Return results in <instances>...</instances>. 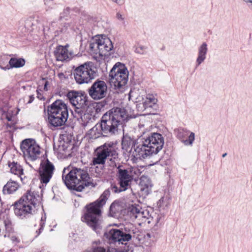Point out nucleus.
<instances>
[{
    "instance_id": "nucleus-1",
    "label": "nucleus",
    "mask_w": 252,
    "mask_h": 252,
    "mask_svg": "<svg viewBox=\"0 0 252 252\" xmlns=\"http://www.w3.org/2000/svg\"><path fill=\"white\" fill-rule=\"evenodd\" d=\"M128 120V115L124 109L114 108L102 117L100 127L104 133L115 134L123 130Z\"/></svg>"
},
{
    "instance_id": "nucleus-2",
    "label": "nucleus",
    "mask_w": 252,
    "mask_h": 252,
    "mask_svg": "<svg viewBox=\"0 0 252 252\" xmlns=\"http://www.w3.org/2000/svg\"><path fill=\"white\" fill-rule=\"evenodd\" d=\"M62 179L67 188L78 191H81L85 187H94L96 185L88 173L81 169L74 168L69 170L68 168H64Z\"/></svg>"
},
{
    "instance_id": "nucleus-3",
    "label": "nucleus",
    "mask_w": 252,
    "mask_h": 252,
    "mask_svg": "<svg viewBox=\"0 0 252 252\" xmlns=\"http://www.w3.org/2000/svg\"><path fill=\"white\" fill-rule=\"evenodd\" d=\"M164 144L162 136L158 133H153L145 138L142 144L134 148L133 157L137 158H146L153 154H158Z\"/></svg>"
},
{
    "instance_id": "nucleus-4",
    "label": "nucleus",
    "mask_w": 252,
    "mask_h": 252,
    "mask_svg": "<svg viewBox=\"0 0 252 252\" xmlns=\"http://www.w3.org/2000/svg\"><path fill=\"white\" fill-rule=\"evenodd\" d=\"M67 97L70 103L74 107L72 111L74 118H76L84 126H87L91 120L92 116L85 110L86 99L81 93L76 91H70L67 94Z\"/></svg>"
},
{
    "instance_id": "nucleus-5",
    "label": "nucleus",
    "mask_w": 252,
    "mask_h": 252,
    "mask_svg": "<svg viewBox=\"0 0 252 252\" xmlns=\"http://www.w3.org/2000/svg\"><path fill=\"white\" fill-rule=\"evenodd\" d=\"M108 194V191H104L96 201L86 206L87 213L84 216V220L95 231L99 227L101 208L105 204Z\"/></svg>"
},
{
    "instance_id": "nucleus-6",
    "label": "nucleus",
    "mask_w": 252,
    "mask_h": 252,
    "mask_svg": "<svg viewBox=\"0 0 252 252\" xmlns=\"http://www.w3.org/2000/svg\"><path fill=\"white\" fill-rule=\"evenodd\" d=\"M47 122L50 126H61L66 122L68 112L66 104L62 100H57L47 109Z\"/></svg>"
},
{
    "instance_id": "nucleus-7",
    "label": "nucleus",
    "mask_w": 252,
    "mask_h": 252,
    "mask_svg": "<svg viewBox=\"0 0 252 252\" xmlns=\"http://www.w3.org/2000/svg\"><path fill=\"white\" fill-rule=\"evenodd\" d=\"M110 83L116 90H123L128 78V71L126 67L120 63H116L109 74Z\"/></svg>"
},
{
    "instance_id": "nucleus-8",
    "label": "nucleus",
    "mask_w": 252,
    "mask_h": 252,
    "mask_svg": "<svg viewBox=\"0 0 252 252\" xmlns=\"http://www.w3.org/2000/svg\"><path fill=\"white\" fill-rule=\"evenodd\" d=\"M37 202V198L33 192L30 191L27 192L17 202V216L23 219L32 214L34 212Z\"/></svg>"
},
{
    "instance_id": "nucleus-9",
    "label": "nucleus",
    "mask_w": 252,
    "mask_h": 252,
    "mask_svg": "<svg viewBox=\"0 0 252 252\" xmlns=\"http://www.w3.org/2000/svg\"><path fill=\"white\" fill-rule=\"evenodd\" d=\"M90 52L96 57L105 56L113 49L111 40L103 35L96 36L90 44Z\"/></svg>"
},
{
    "instance_id": "nucleus-10",
    "label": "nucleus",
    "mask_w": 252,
    "mask_h": 252,
    "mask_svg": "<svg viewBox=\"0 0 252 252\" xmlns=\"http://www.w3.org/2000/svg\"><path fill=\"white\" fill-rule=\"evenodd\" d=\"M96 73V68L91 62L77 67L74 70V76L78 84L88 83L94 78Z\"/></svg>"
},
{
    "instance_id": "nucleus-11",
    "label": "nucleus",
    "mask_w": 252,
    "mask_h": 252,
    "mask_svg": "<svg viewBox=\"0 0 252 252\" xmlns=\"http://www.w3.org/2000/svg\"><path fill=\"white\" fill-rule=\"evenodd\" d=\"M20 149L25 158L32 161L39 158L41 153L40 146L32 138L23 140L20 144Z\"/></svg>"
},
{
    "instance_id": "nucleus-12",
    "label": "nucleus",
    "mask_w": 252,
    "mask_h": 252,
    "mask_svg": "<svg viewBox=\"0 0 252 252\" xmlns=\"http://www.w3.org/2000/svg\"><path fill=\"white\" fill-rule=\"evenodd\" d=\"M118 154L113 143H105L96 150V157L93 159V164H103L107 157H111L114 159L118 158Z\"/></svg>"
},
{
    "instance_id": "nucleus-13",
    "label": "nucleus",
    "mask_w": 252,
    "mask_h": 252,
    "mask_svg": "<svg viewBox=\"0 0 252 252\" xmlns=\"http://www.w3.org/2000/svg\"><path fill=\"white\" fill-rule=\"evenodd\" d=\"M128 212L131 219L140 225L145 222L150 217L149 211L142 208L139 204L130 205Z\"/></svg>"
},
{
    "instance_id": "nucleus-14",
    "label": "nucleus",
    "mask_w": 252,
    "mask_h": 252,
    "mask_svg": "<svg viewBox=\"0 0 252 252\" xmlns=\"http://www.w3.org/2000/svg\"><path fill=\"white\" fill-rule=\"evenodd\" d=\"M118 178L120 184V189L118 192L126 190L133 179L132 172L136 174L138 171L136 168L125 169L121 166L118 168Z\"/></svg>"
},
{
    "instance_id": "nucleus-15",
    "label": "nucleus",
    "mask_w": 252,
    "mask_h": 252,
    "mask_svg": "<svg viewBox=\"0 0 252 252\" xmlns=\"http://www.w3.org/2000/svg\"><path fill=\"white\" fill-rule=\"evenodd\" d=\"M133 228V226L131 227L127 233L117 229H111L108 233H105V235L110 240L123 244L131 240L132 234L135 233Z\"/></svg>"
},
{
    "instance_id": "nucleus-16",
    "label": "nucleus",
    "mask_w": 252,
    "mask_h": 252,
    "mask_svg": "<svg viewBox=\"0 0 252 252\" xmlns=\"http://www.w3.org/2000/svg\"><path fill=\"white\" fill-rule=\"evenodd\" d=\"M55 167L48 159L42 161L39 168V179L41 183L47 184L51 179Z\"/></svg>"
},
{
    "instance_id": "nucleus-17",
    "label": "nucleus",
    "mask_w": 252,
    "mask_h": 252,
    "mask_svg": "<svg viewBox=\"0 0 252 252\" xmlns=\"http://www.w3.org/2000/svg\"><path fill=\"white\" fill-rule=\"evenodd\" d=\"M107 91V86L106 83L103 81H97L89 89V94L94 99L98 100L106 96Z\"/></svg>"
},
{
    "instance_id": "nucleus-18",
    "label": "nucleus",
    "mask_w": 252,
    "mask_h": 252,
    "mask_svg": "<svg viewBox=\"0 0 252 252\" xmlns=\"http://www.w3.org/2000/svg\"><path fill=\"white\" fill-rule=\"evenodd\" d=\"M16 67V58L13 55H0V68L3 70Z\"/></svg>"
},
{
    "instance_id": "nucleus-19",
    "label": "nucleus",
    "mask_w": 252,
    "mask_h": 252,
    "mask_svg": "<svg viewBox=\"0 0 252 252\" xmlns=\"http://www.w3.org/2000/svg\"><path fill=\"white\" fill-rule=\"evenodd\" d=\"M68 46L60 45L56 47L54 51V55L58 61H64L70 60L72 57V53L68 49Z\"/></svg>"
},
{
    "instance_id": "nucleus-20",
    "label": "nucleus",
    "mask_w": 252,
    "mask_h": 252,
    "mask_svg": "<svg viewBox=\"0 0 252 252\" xmlns=\"http://www.w3.org/2000/svg\"><path fill=\"white\" fill-rule=\"evenodd\" d=\"M177 136L186 146H191L195 139L193 132L183 128L178 130Z\"/></svg>"
},
{
    "instance_id": "nucleus-21",
    "label": "nucleus",
    "mask_w": 252,
    "mask_h": 252,
    "mask_svg": "<svg viewBox=\"0 0 252 252\" xmlns=\"http://www.w3.org/2000/svg\"><path fill=\"white\" fill-rule=\"evenodd\" d=\"M139 186L143 194L148 195L151 191L153 184L148 177L143 175L140 178Z\"/></svg>"
},
{
    "instance_id": "nucleus-22",
    "label": "nucleus",
    "mask_w": 252,
    "mask_h": 252,
    "mask_svg": "<svg viewBox=\"0 0 252 252\" xmlns=\"http://www.w3.org/2000/svg\"><path fill=\"white\" fill-rule=\"evenodd\" d=\"M207 52L208 45L206 42H203L198 48L197 57L196 60V66H199L205 60Z\"/></svg>"
},
{
    "instance_id": "nucleus-23",
    "label": "nucleus",
    "mask_w": 252,
    "mask_h": 252,
    "mask_svg": "<svg viewBox=\"0 0 252 252\" xmlns=\"http://www.w3.org/2000/svg\"><path fill=\"white\" fill-rule=\"evenodd\" d=\"M158 102L156 96L153 94H148L143 98L142 104L144 110L154 107Z\"/></svg>"
},
{
    "instance_id": "nucleus-24",
    "label": "nucleus",
    "mask_w": 252,
    "mask_h": 252,
    "mask_svg": "<svg viewBox=\"0 0 252 252\" xmlns=\"http://www.w3.org/2000/svg\"><path fill=\"white\" fill-rule=\"evenodd\" d=\"M134 143L135 141L133 139L129 137L125 136L122 140V148L126 151H129L133 156V152L134 151V148L138 145H136Z\"/></svg>"
},
{
    "instance_id": "nucleus-25",
    "label": "nucleus",
    "mask_w": 252,
    "mask_h": 252,
    "mask_svg": "<svg viewBox=\"0 0 252 252\" xmlns=\"http://www.w3.org/2000/svg\"><path fill=\"white\" fill-rule=\"evenodd\" d=\"M16 191V183L11 180L4 186L3 192L4 194H11Z\"/></svg>"
},
{
    "instance_id": "nucleus-26",
    "label": "nucleus",
    "mask_w": 252,
    "mask_h": 252,
    "mask_svg": "<svg viewBox=\"0 0 252 252\" xmlns=\"http://www.w3.org/2000/svg\"><path fill=\"white\" fill-rule=\"evenodd\" d=\"M17 175L20 178V180L23 184H25L27 182V178L24 175L23 169L20 165L17 164Z\"/></svg>"
},
{
    "instance_id": "nucleus-27",
    "label": "nucleus",
    "mask_w": 252,
    "mask_h": 252,
    "mask_svg": "<svg viewBox=\"0 0 252 252\" xmlns=\"http://www.w3.org/2000/svg\"><path fill=\"white\" fill-rule=\"evenodd\" d=\"M169 199L167 196L162 197L157 203L158 207L162 208L167 207L169 205Z\"/></svg>"
},
{
    "instance_id": "nucleus-28",
    "label": "nucleus",
    "mask_w": 252,
    "mask_h": 252,
    "mask_svg": "<svg viewBox=\"0 0 252 252\" xmlns=\"http://www.w3.org/2000/svg\"><path fill=\"white\" fill-rule=\"evenodd\" d=\"M60 30H57L55 31V35H58L60 33H65L67 32L68 30L70 29V25L68 24H64L63 25H61L60 27H59Z\"/></svg>"
},
{
    "instance_id": "nucleus-29",
    "label": "nucleus",
    "mask_w": 252,
    "mask_h": 252,
    "mask_svg": "<svg viewBox=\"0 0 252 252\" xmlns=\"http://www.w3.org/2000/svg\"><path fill=\"white\" fill-rule=\"evenodd\" d=\"M147 47L144 46H139L136 48L135 51L140 54H145L146 53Z\"/></svg>"
},
{
    "instance_id": "nucleus-30",
    "label": "nucleus",
    "mask_w": 252,
    "mask_h": 252,
    "mask_svg": "<svg viewBox=\"0 0 252 252\" xmlns=\"http://www.w3.org/2000/svg\"><path fill=\"white\" fill-rule=\"evenodd\" d=\"M8 166L10 168L11 173L16 174V163L14 161L11 163L9 162Z\"/></svg>"
},
{
    "instance_id": "nucleus-31",
    "label": "nucleus",
    "mask_w": 252,
    "mask_h": 252,
    "mask_svg": "<svg viewBox=\"0 0 252 252\" xmlns=\"http://www.w3.org/2000/svg\"><path fill=\"white\" fill-rule=\"evenodd\" d=\"M25 63V60L22 58L17 59V68L23 66Z\"/></svg>"
},
{
    "instance_id": "nucleus-32",
    "label": "nucleus",
    "mask_w": 252,
    "mask_h": 252,
    "mask_svg": "<svg viewBox=\"0 0 252 252\" xmlns=\"http://www.w3.org/2000/svg\"><path fill=\"white\" fill-rule=\"evenodd\" d=\"M36 92H37V97L40 100H44L45 97L43 95V91L39 89H37V90H36Z\"/></svg>"
},
{
    "instance_id": "nucleus-33",
    "label": "nucleus",
    "mask_w": 252,
    "mask_h": 252,
    "mask_svg": "<svg viewBox=\"0 0 252 252\" xmlns=\"http://www.w3.org/2000/svg\"><path fill=\"white\" fill-rule=\"evenodd\" d=\"M116 16L117 19L119 21H121V22H122L123 23H124V22H125V17H124V16L123 14H122L121 13H120L119 12H118L116 14Z\"/></svg>"
},
{
    "instance_id": "nucleus-34",
    "label": "nucleus",
    "mask_w": 252,
    "mask_h": 252,
    "mask_svg": "<svg viewBox=\"0 0 252 252\" xmlns=\"http://www.w3.org/2000/svg\"><path fill=\"white\" fill-rule=\"evenodd\" d=\"M67 144H63L62 145L59 146V151L60 152L62 151H65L67 150Z\"/></svg>"
},
{
    "instance_id": "nucleus-35",
    "label": "nucleus",
    "mask_w": 252,
    "mask_h": 252,
    "mask_svg": "<svg viewBox=\"0 0 252 252\" xmlns=\"http://www.w3.org/2000/svg\"><path fill=\"white\" fill-rule=\"evenodd\" d=\"M112 1L119 5H122L124 3V0H112Z\"/></svg>"
},
{
    "instance_id": "nucleus-36",
    "label": "nucleus",
    "mask_w": 252,
    "mask_h": 252,
    "mask_svg": "<svg viewBox=\"0 0 252 252\" xmlns=\"http://www.w3.org/2000/svg\"><path fill=\"white\" fill-rule=\"evenodd\" d=\"M43 81L44 82V90L45 91H48L47 86L48 85V82L47 81H45L44 79H43Z\"/></svg>"
},
{
    "instance_id": "nucleus-37",
    "label": "nucleus",
    "mask_w": 252,
    "mask_h": 252,
    "mask_svg": "<svg viewBox=\"0 0 252 252\" xmlns=\"http://www.w3.org/2000/svg\"><path fill=\"white\" fill-rule=\"evenodd\" d=\"M44 224V222H41V223H40V228L39 229V232H38V234H37V235H38L41 233V232L42 230V229H43V228Z\"/></svg>"
},
{
    "instance_id": "nucleus-38",
    "label": "nucleus",
    "mask_w": 252,
    "mask_h": 252,
    "mask_svg": "<svg viewBox=\"0 0 252 252\" xmlns=\"http://www.w3.org/2000/svg\"><path fill=\"white\" fill-rule=\"evenodd\" d=\"M246 3H251L252 4V0H242Z\"/></svg>"
},
{
    "instance_id": "nucleus-39",
    "label": "nucleus",
    "mask_w": 252,
    "mask_h": 252,
    "mask_svg": "<svg viewBox=\"0 0 252 252\" xmlns=\"http://www.w3.org/2000/svg\"><path fill=\"white\" fill-rule=\"evenodd\" d=\"M33 99H34V97L33 96H32V95L30 96V100H29L28 103H31L33 100Z\"/></svg>"
},
{
    "instance_id": "nucleus-40",
    "label": "nucleus",
    "mask_w": 252,
    "mask_h": 252,
    "mask_svg": "<svg viewBox=\"0 0 252 252\" xmlns=\"http://www.w3.org/2000/svg\"><path fill=\"white\" fill-rule=\"evenodd\" d=\"M6 118L8 121H11L12 120V118H10L8 116H7Z\"/></svg>"
},
{
    "instance_id": "nucleus-41",
    "label": "nucleus",
    "mask_w": 252,
    "mask_h": 252,
    "mask_svg": "<svg viewBox=\"0 0 252 252\" xmlns=\"http://www.w3.org/2000/svg\"><path fill=\"white\" fill-rule=\"evenodd\" d=\"M132 93H133V92L132 91H130V93H129V95L130 96H132Z\"/></svg>"
},
{
    "instance_id": "nucleus-42",
    "label": "nucleus",
    "mask_w": 252,
    "mask_h": 252,
    "mask_svg": "<svg viewBox=\"0 0 252 252\" xmlns=\"http://www.w3.org/2000/svg\"><path fill=\"white\" fill-rule=\"evenodd\" d=\"M227 154L226 153H224L222 155V157L224 158L226 156Z\"/></svg>"
},
{
    "instance_id": "nucleus-43",
    "label": "nucleus",
    "mask_w": 252,
    "mask_h": 252,
    "mask_svg": "<svg viewBox=\"0 0 252 252\" xmlns=\"http://www.w3.org/2000/svg\"><path fill=\"white\" fill-rule=\"evenodd\" d=\"M13 206H14V207L16 206V202L13 204Z\"/></svg>"
},
{
    "instance_id": "nucleus-44",
    "label": "nucleus",
    "mask_w": 252,
    "mask_h": 252,
    "mask_svg": "<svg viewBox=\"0 0 252 252\" xmlns=\"http://www.w3.org/2000/svg\"><path fill=\"white\" fill-rule=\"evenodd\" d=\"M19 110H19V109H17V112H16L17 114H18V112L19 111Z\"/></svg>"
},
{
    "instance_id": "nucleus-45",
    "label": "nucleus",
    "mask_w": 252,
    "mask_h": 252,
    "mask_svg": "<svg viewBox=\"0 0 252 252\" xmlns=\"http://www.w3.org/2000/svg\"><path fill=\"white\" fill-rule=\"evenodd\" d=\"M94 128H95V127L93 128H92V131L94 130Z\"/></svg>"
},
{
    "instance_id": "nucleus-46",
    "label": "nucleus",
    "mask_w": 252,
    "mask_h": 252,
    "mask_svg": "<svg viewBox=\"0 0 252 252\" xmlns=\"http://www.w3.org/2000/svg\"><path fill=\"white\" fill-rule=\"evenodd\" d=\"M7 126H10V124H7Z\"/></svg>"
}]
</instances>
